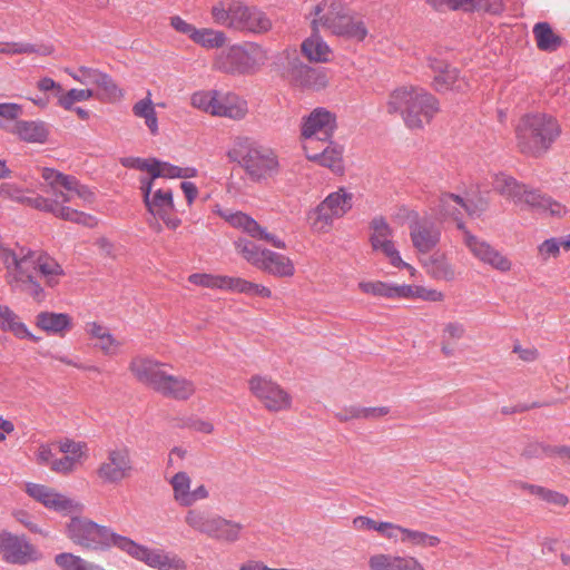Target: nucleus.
I'll use <instances>...</instances> for the list:
<instances>
[{
  "mask_svg": "<svg viewBox=\"0 0 570 570\" xmlns=\"http://www.w3.org/2000/svg\"><path fill=\"white\" fill-rule=\"evenodd\" d=\"M41 177L43 179L41 190L47 196H26L22 189L9 183L0 185V196L3 199L14 200L35 209L50 213L63 220L87 227H95L97 225L96 217L68 205L73 203L80 207L91 204L95 199V194L88 187L80 184L76 177L65 175L52 168H43Z\"/></svg>",
  "mask_w": 570,
  "mask_h": 570,
  "instance_id": "1",
  "label": "nucleus"
},
{
  "mask_svg": "<svg viewBox=\"0 0 570 570\" xmlns=\"http://www.w3.org/2000/svg\"><path fill=\"white\" fill-rule=\"evenodd\" d=\"M0 262L6 268V282L11 291L30 296L36 302L46 297L41 282L56 287L65 275L62 266L43 252L20 247L18 250L0 242Z\"/></svg>",
  "mask_w": 570,
  "mask_h": 570,
  "instance_id": "2",
  "label": "nucleus"
},
{
  "mask_svg": "<svg viewBox=\"0 0 570 570\" xmlns=\"http://www.w3.org/2000/svg\"><path fill=\"white\" fill-rule=\"evenodd\" d=\"M386 110L399 115L409 129L421 130L439 112V101L422 87L403 85L390 92Z\"/></svg>",
  "mask_w": 570,
  "mask_h": 570,
  "instance_id": "3",
  "label": "nucleus"
},
{
  "mask_svg": "<svg viewBox=\"0 0 570 570\" xmlns=\"http://www.w3.org/2000/svg\"><path fill=\"white\" fill-rule=\"evenodd\" d=\"M560 134L561 127L553 116L531 112L519 119L515 126V144L521 154L538 158L551 148Z\"/></svg>",
  "mask_w": 570,
  "mask_h": 570,
  "instance_id": "4",
  "label": "nucleus"
},
{
  "mask_svg": "<svg viewBox=\"0 0 570 570\" xmlns=\"http://www.w3.org/2000/svg\"><path fill=\"white\" fill-rule=\"evenodd\" d=\"M313 30L323 28L332 35L362 41L367 29L361 18L353 14L341 0H322L309 13Z\"/></svg>",
  "mask_w": 570,
  "mask_h": 570,
  "instance_id": "5",
  "label": "nucleus"
},
{
  "mask_svg": "<svg viewBox=\"0 0 570 570\" xmlns=\"http://www.w3.org/2000/svg\"><path fill=\"white\" fill-rule=\"evenodd\" d=\"M492 187L498 194L513 202L515 205L527 206L541 214L562 217L568 212L567 207L561 203L518 181L507 173L494 174L492 177Z\"/></svg>",
  "mask_w": 570,
  "mask_h": 570,
  "instance_id": "6",
  "label": "nucleus"
},
{
  "mask_svg": "<svg viewBox=\"0 0 570 570\" xmlns=\"http://www.w3.org/2000/svg\"><path fill=\"white\" fill-rule=\"evenodd\" d=\"M33 455L37 464L55 473L69 475L88 459L89 449L85 442L65 438L39 444Z\"/></svg>",
  "mask_w": 570,
  "mask_h": 570,
  "instance_id": "7",
  "label": "nucleus"
},
{
  "mask_svg": "<svg viewBox=\"0 0 570 570\" xmlns=\"http://www.w3.org/2000/svg\"><path fill=\"white\" fill-rule=\"evenodd\" d=\"M227 156L237 161L254 181L267 180L279 171V163L275 153L255 145L247 138H236Z\"/></svg>",
  "mask_w": 570,
  "mask_h": 570,
  "instance_id": "8",
  "label": "nucleus"
},
{
  "mask_svg": "<svg viewBox=\"0 0 570 570\" xmlns=\"http://www.w3.org/2000/svg\"><path fill=\"white\" fill-rule=\"evenodd\" d=\"M268 59V51L263 46L245 41L219 51L213 60V67L230 75H253L259 71Z\"/></svg>",
  "mask_w": 570,
  "mask_h": 570,
  "instance_id": "9",
  "label": "nucleus"
},
{
  "mask_svg": "<svg viewBox=\"0 0 570 570\" xmlns=\"http://www.w3.org/2000/svg\"><path fill=\"white\" fill-rule=\"evenodd\" d=\"M66 532L75 544L89 551H104L111 547L121 550L122 540L127 539L109 527L100 525L86 518H72L67 524Z\"/></svg>",
  "mask_w": 570,
  "mask_h": 570,
  "instance_id": "10",
  "label": "nucleus"
},
{
  "mask_svg": "<svg viewBox=\"0 0 570 570\" xmlns=\"http://www.w3.org/2000/svg\"><path fill=\"white\" fill-rule=\"evenodd\" d=\"M236 252L257 269L275 277L289 278L295 275V264L286 255L264 248L247 238L234 242Z\"/></svg>",
  "mask_w": 570,
  "mask_h": 570,
  "instance_id": "11",
  "label": "nucleus"
},
{
  "mask_svg": "<svg viewBox=\"0 0 570 570\" xmlns=\"http://www.w3.org/2000/svg\"><path fill=\"white\" fill-rule=\"evenodd\" d=\"M353 203L354 194L346 187H338L307 213L309 228L317 234L330 233L334 222L344 217L352 209Z\"/></svg>",
  "mask_w": 570,
  "mask_h": 570,
  "instance_id": "12",
  "label": "nucleus"
},
{
  "mask_svg": "<svg viewBox=\"0 0 570 570\" xmlns=\"http://www.w3.org/2000/svg\"><path fill=\"white\" fill-rule=\"evenodd\" d=\"M135 471L131 450L126 445H117L106 451L95 470V476L102 485H118L130 479Z\"/></svg>",
  "mask_w": 570,
  "mask_h": 570,
  "instance_id": "13",
  "label": "nucleus"
},
{
  "mask_svg": "<svg viewBox=\"0 0 570 570\" xmlns=\"http://www.w3.org/2000/svg\"><path fill=\"white\" fill-rule=\"evenodd\" d=\"M140 190L147 210L156 218L164 222L167 228L176 229L181 219L175 215L173 191L168 187H157L153 179L140 178Z\"/></svg>",
  "mask_w": 570,
  "mask_h": 570,
  "instance_id": "14",
  "label": "nucleus"
},
{
  "mask_svg": "<svg viewBox=\"0 0 570 570\" xmlns=\"http://www.w3.org/2000/svg\"><path fill=\"white\" fill-rule=\"evenodd\" d=\"M250 394L271 412H287L293 406V396L279 383L265 375H254L248 380Z\"/></svg>",
  "mask_w": 570,
  "mask_h": 570,
  "instance_id": "15",
  "label": "nucleus"
},
{
  "mask_svg": "<svg viewBox=\"0 0 570 570\" xmlns=\"http://www.w3.org/2000/svg\"><path fill=\"white\" fill-rule=\"evenodd\" d=\"M121 551L156 570H188L186 561L178 554L139 544L130 538L122 540Z\"/></svg>",
  "mask_w": 570,
  "mask_h": 570,
  "instance_id": "16",
  "label": "nucleus"
},
{
  "mask_svg": "<svg viewBox=\"0 0 570 570\" xmlns=\"http://www.w3.org/2000/svg\"><path fill=\"white\" fill-rule=\"evenodd\" d=\"M456 226L462 232L463 244L475 259L501 273H508L512 269V262L508 256L490 243L473 235L463 223H459Z\"/></svg>",
  "mask_w": 570,
  "mask_h": 570,
  "instance_id": "17",
  "label": "nucleus"
},
{
  "mask_svg": "<svg viewBox=\"0 0 570 570\" xmlns=\"http://www.w3.org/2000/svg\"><path fill=\"white\" fill-rule=\"evenodd\" d=\"M214 213L222 217L232 227L242 230L254 239L264 240L278 249L286 248V243L282 238L273 233H269L265 227H263L258 222H256L246 213L238 210L234 212L232 209L222 208L219 206L215 207Z\"/></svg>",
  "mask_w": 570,
  "mask_h": 570,
  "instance_id": "18",
  "label": "nucleus"
},
{
  "mask_svg": "<svg viewBox=\"0 0 570 570\" xmlns=\"http://www.w3.org/2000/svg\"><path fill=\"white\" fill-rule=\"evenodd\" d=\"M336 129V116L330 110L318 107L302 119L301 136L303 145L314 146L315 142H327Z\"/></svg>",
  "mask_w": 570,
  "mask_h": 570,
  "instance_id": "19",
  "label": "nucleus"
},
{
  "mask_svg": "<svg viewBox=\"0 0 570 570\" xmlns=\"http://www.w3.org/2000/svg\"><path fill=\"white\" fill-rule=\"evenodd\" d=\"M0 557L10 564L24 566L41 558L38 549L24 535L0 531Z\"/></svg>",
  "mask_w": 570,
  "mask_h": 570,
  "instance_id": "20",
  "label": "nucleus"
},
{
  "mask_svg": "<svg viewBox=\"0 0 570 570\" xmlns=\"http://www.w3.org/2000/svg\"><path fill=\"white\" fill-rule=\"evenodd\" d=\"M24 491L30 498L42 504L48 510L62 514H70L81 510V504L79 502L48 485L27 482Z\"/></svg>",
  "mask_w": 570,
  "mask_h": 570,
  "instance_id": "21",
  "label": "nucleus"
},
{
  "mask_svg": "<svg viewBox=\"0 0 570 570\" xmlns=\"http://www.w3.org/2000/svg\"><path fill=\"white\" fill-rule=\"evenodd\" d=\"M169 366L150 355L138 354L131 357L128 370L137 382L156 391Z\"/></svg>",
  "mask_w": 570,
  "mask_h": 570,
  "instance_id": "22",
  "label": "nucleus"
},
{
  "mask_svg": "<svg viewBox=\"0 0 570 570\" xmlns=\"http://www.w3.org/2000/svg\"><path fill=\"white\" fill-rule=\"evenodd\" d=\"M168 483L171 488L173 500L184 508H190L198 501L209 498V491L204 484L191 489V478L185 471H178L170 476Z\"/></svg>",
  "mask_w": 570,
  "mask_h": 570,
  "instance_id": "23",
  "label": "nucleus"
},
{
  "mask_svg": "<svg viewBox=\"0 0 570 570\" xmlns=\"http://www.w3.org/2000/svg\"><path fill=\"white\" fill-rule=\"evenodd\" d=\"M410 238L419 254H428L441 240V228L431 218L422 217L410 225Z\"/></svg>",
  "mask_w": 570,
  "mask_h": 570,
  "instance_id": "24",
  "label": "nucleus"
},
{
  "mask_svg": "<svg viewBox=\"0 0 570 570\" xmlns=\"http://www.w3.org/2000/svg\"><path fill=\"white\" fill-rule=\"evenodd\" d=\"M368 570H425L424 564L414 556L376 552L368 557Z\"/></svg>",
  "mask_w": 570,
  "mask_h": 570,
  "instance_id": "25",
  "label": "nucleus"
},
{
  "mask_svg": "<svg viewBox=\"0 0 570 570\" xmlns=\"http://www.w3.org/2000/svg\"><path fill=\"white\" fill-rule=\"evenodd\" d=\"M234 30L255 35L266 33L272 29L271 19L256 7H249L242 2Z\"/></svg>",
  "mask_w": 570,
  "mask_h": 570,
  "instance_id": "26",
  "label": "nucleus"
},
{
  "mask_svg": "<svg viewBox=\"0 0 570 570\" xmlns=\"http://www.w3.org/2000/svg\"><path fill=\"white\" fill-rule=\"evenodd\" d=\"M327 146L321 151H316L314 146L303 145V149L307 159L328 168L334 174L342 175L344 173V149L342 146L327 141Z\"/></svg>",
  "mask_w": 570,
  "mask_h": 570,
  "instance_id": "27",
  "label": "nucleus"
},
{
  "mask_svg": "<svg viewBox=\"0 0 570 570\" xmlns=\"http://www.w3.org/2000/svg\"><path fill=\"white\" fill-rule=\"evenodd\" d=\"M85 332L94 346L107 356L117 355L122 347V343L114 336L109 327L100 322H87Z\"/></svg>",
  "mask_w": 570,
  "mask_h": 570,
  "instance_id": "28",
  "label": "nucleus"
},
{
  "mask_svg": "<svg viewBox=\"0 0 570 570\" xmlns=\"http://www.w3.org/2000/svg\"><path fill=\"white\" fill-rule=\"evenodd\" d=\"M155 392L165 397L187 401L196 393V384L185 376H176L166 372Z\"/></svg>",
  "mask_w": 570,
  "mask_h": 570,
  "instance_id": "29",
  "label": "nucleus"
},
{
  "mask_svg": "<svg viewBox=\"0 0 570 570\" xmlns=\"http://www.w3.org/2000/svg\"><path fill=\"white\" fill-rule=\"evenodd\" d=\"M430 68L434 71L433 85L438 91L464 90L468 83L459 78L458 70L450 68L448 63L438 59H430Z\"/></svg>",
  "mask_w": 570,
  "mask_h": 570,
  "instance_id": "30",
  "label": "nucleus"
},
{
  "mask_svg": "<svg viewBox=\"0 0 570 570\" xmlns=\"http://www.w3.org/2000/svg\"><path fill=\"white\" fill-rule=\"evenodd\" d=\"M391 542L403 543L411 548L426 549L438 547L441 543V539L436 535L395 523Z\"/></svg>",
  "mask_w": 570,
  "mask_h": 570,
  "instance_id": "31",
  "label": "nucleus"
},
{
  "mask_svg": "<svg viewBox=\"0 0 570 570\" xmlns=\"http://www.w3.org/2000/svg\"><path fill=\"white\" fill-rule=\"evenodd\" d=\"M421 264L428 275L435 281L453 282L458 276L455 266L443 252L432 253L429 257L422 259Z\"/></svg>",
  "mask_w": 570,
  "mask_h": 570,
  "instance_id": "32",
  "label": "nucleus"
},
{
  "mask_svg": "<svg viewBox=\"0 0 570 570\" xmlns=\"http://www.w3.org/2000/svg\"><path fill=\"white\" fill-rule=\"evenodd\" d=\"M35 324L47 334L59 337H65L73 327V321L69 314L48 311L38 313Z\"/></svg>",
  "mask_w": 570,
  "mask_h": 570,
  "instance_id": "33",
  "label": "nucleus"
},
{
  "mask_svg": "<svg viewBox=\"0 0 570 570\" xmlns=\"http://www.w3.org/2000/svg\"><path fill=\"white\" fill-rule=\"evenodd\" d=\"M247 112L248 104L244 98L234 92L219 91L214 116L240 120L246 117Z\"/></svg>",
  "mask_w": 570,
  "mask_h": 570,
  "instance_id": "34",
  "label": "nucleus"
},
{
  "mask_svg": "<svg viewBox=\"0 0 570 570\" xmlns=\"http://www.w3.org/2000/svg\"><path fill=\"white\" fill-rule=\"evenodd\" d=\"M444 298V293L435 288L413 284H393V299H421L430 303H441Z\"/></svg>",
  "mask_w": 570,
  "mask_h": 570,
  "instance_id": "35",
  "label": "nucleus"
},
{
  "mask_svg": "<svg viewBox=\"0 0 570 570\" xmlns=\"http://www.w3.org/2000/svg\"><path fill=\"white\" fill-rule=\"evenodd\" d=\"M8 131L29 144H43L49 136V129L41 120H17Z\"/></svg>",
  "mask_w": 570,
  "mask_h": 570,
  "instance_id": "36",
  "label": "nucleus"
},
{
  "mask_svg": "<svg viewBox=\"0 0 570 570\" xmlns=\"http://www.w3.org/2000/svg\"><path fill=\"white\" fill-rule=\"evenodd\" d=\"M131 111L136 118L144 120L145 126L151 136H157L159 134L158 116L150 91H147V95L144 98L137 100L132 105Z\"/></svg>",
  "mask_w": 570,
  "mask_h": 570,
  "instance_id": "37",
  "label": "nucleus"
},
{
  "mask_svg": "<svg viewBox=\"0 0 570 570\" xmlns=\"http://www.w3.org/2000/svg\"><path fill=\"white\" fill-rule=\"evenodd\" d=\"M240 6L242 1L238 0H220L216 2L210 9L213 21L218 26L234 30Z\"/></svg>",
  "mask_w": 570,
  "mask_h": 570,
  "instance_id": "38",
  "label": "nucleus"
},
{
  "mask_svg": "<svg viewBox=\"0 0 570 570\" xmlns=\"http://www.w3.org/2000/svg\"><path fill=\"white\" fill-rule=\"evenodd\" d=\"M0 328L12 333L18 338H27L31 342H38L39 337L35 336L20 321V317L8 306L0 305Z\"/></svg>",
  "mask_w": 570,
  "mask_h": 570,
  "instance_id": "39",
  "label": "nucleus"
},
{
  "mask_svg": "<svg viewBox=\"0 0 570 570\" xmlns=\"http://www.w3.org/2000/svg\"><path fill=\"white\" fill-rule=\"evenodd\" d=\"M216 518L217 514L206 509L190 507L184 515V522L193 532L208 537Z\"/></svg>",
  "mask_w": 570,
  "mask_h": 570,
  "instance_id": "40",
  "label": "nucleus"
},
{
  "mask_svg": "<svg viewBox=\"0 0 570 570\" xmlns=\"http://www.w3.org/2000/svg\"><path fill=\"white\" fill-rule=\"evenodd\" d=\"M243 525L217 515L208 538L225 543H234L240 539Z\"/></svg>",
  "mask_w": 570,
  "mask_h": 570,
  "instance_id": "41",
  "label": "nucleus"
},
{
  "mask_svg": "<svg viewBox=\"0 0 570 570\" xmlns=\"http://www.w3.org/2000/svg\"><path fill=\"white\" fill-rule=\"evenodd\" d=\"M302 52L309 61L326 62L330 60L332 50L328 45L318 35V30L303 41Z\"/></svg>",
  "mask_w": 570,
  "mask_h": 570,
  "instance_id": "42",
  "label": "nucleus"
},
{
  "mask_svg": "<svg viewBox=\"0 0 570 570\" xmlns=\"http://www.w3.org/2000/svg\"><path fill=\"white\" fill-rule=\"evenodd\" d=\"M198 174L194 167H178L169 163L159 161L155 158L151 176L147 179H153L156 184L157 178H194Z\"/></svg>",
  "mask_w": 570,
  "mask_h": 570,
  "instance_id": "43",
  "label": "nucleus"
},
{
  "mask_svg": "<svg viewBox=\"0 0 570 570\" xmlns=\"http://www.w3.org/2000/svg\"><path fill=\"white\" fill-rule=\"evenodd\" d=\"M352 525L353 529L356 531H374L389 541L392 540L393 531L395 528V523L376 521L365 515H358L354 518L352 521Z\"/></svg>",
  "mask_w": 570,
  "mask_h": 570,
  "instance_id": "44",
  "label": "nucleus"
},
{
  "mask_svg": "<svg viewBox=\"0 0 570 570\" xmlns=\"http://www.w3.org/2000/svg\"><path fill=\"white\" fill-rule=\"evenodd\" d=\"M188 282L193 285L205 288H218L232 292L234 277L207 273H194L188 276Z\"/></svg>",
  "mask_w": 570,
  "mask_h": 570,
  "instance_id": "45",
  "label": "nucleus"
},
{
  "mask_svg": "<svg viewBox=\"0 0 570 570\" xmlns=\"http://www.w3.org/2000/svg\"><path fill=\"white\" fill-rule=\"evenodd\" d=\"M96 86L98 90L95 91V97L104 102H114L124 97V91L106 72H100Z\"/></svg>",
  "mask_w": 570,
  "mask_h": 570,
  "instance_id": "46",
  "label": "nucleus"
},
{
  "mask_svg": "<svg viewBox=\"0 0 570 570\" xmlns=\"http://www.w3.org/2000/svg\"><path fill=\"white\" fill-rule=\"evenodd\" d=\"M191 40L207 50L219 49L225 46L227 36L224 31L213 28H197Z\"/></svg>",
  "mask_w": 570,
  "mask_h": 570,
  "instance_id": "47",
  "label": "nucleus"
},
{
  "mask_svg": "<svg viewBox=\"0 0 570 570\" xmlns=\"http://www.w3.org/2000/svg\"><path fill=\"white\" fill-rule=\"evenodd\" d=\"M370 244L372 248L394 238V229L383 217H375L371 222Z\"/></svg>",
  "mask_w": 570,
  "mask_h": 570,
  "instance_id": "48",
  "label": "nucleus"
},
{
  "mask_svg": "<svg viewBox=\"0 0 570 570\" xmlns=\"http://www.w3.org/2000/svg\"><path fill=\"white\" fill-rule=\"evenodd\" d=\"M533 33L537 40V46L541 50H554L560 45V39L546 22L537 23L533 28Z\"/></svg>",
  "mask_w": 570,
  "mask_h": 570,
  "instance_id": "49",
  "label": "nucleus"
},
{
  "mask_svg": "<svg viewBox=\"0 0 570 570\" xmlns=\"http://www.w3.org/2000/svg\"><path fill=\"white\" fill-rule=\"evenodd\" d=\"M465 205V200L454 194H444L440 198V210L444 217H451L459 223L462 207Z\"/></svg>",
  "mask_w": 570,
  "mask_h": 570,
  "instance_id": "50",
  "label": "nucleus"
},
{
  "mask_svg": "<svg viewBox=\"0 0 570 570\" xmlns=\"http://www.w3.org/2000/svg\"><path fill=\"white\" fill-rule=\"evenodd\" d=\"M219 95L218 90H200L196 91L190 97V105L194 108H197L204 112L210 114L214 116V111L216 110L217 97Z\"/></svg>",
  "mask_w": 570,
  "mask_h": 570,
  "instance_id": "51",
  "label": "nucleus"
},
{
  "mask_svg": "<svg viewBox=\"0 0 570 570\" xmlns=\"http://www.w3.org/2000/svg\"><path fill=\"white\" fill-rule=\"evenodd\" d=\"M393 284L383 281H362L358 283V289L374 297L393 299Z\"/></svg>",
  "mask_w": 570,
  "mask_h": 570,
  "instance_id": "52",
  "label": "nucleus"
},
{
  "mask_svg": "<svg viewBox=\"0 0 570 570\" xmlns=\"http://www.w3.org/2000/svg\"><path fill=\"white\" fill-rule=\"evenodd\" d=\"M232 292L264 298L272 297V291L268 287L240 277H234Z\"/></svg>",
  "mask_w": 570,
  "mask_h": 570,
  "instance_id": "53",
  "label": "nucleus"
},
{
  "mask_svg": "<svg viewBox=\"0 0 570 570\" xmlns=\"http://www.w3.org/2000/svg\"><path fill=\"white\" fill-rule=\"evenodd\" d=\"M95 97L92 89H70L58 95V105L65 110L73 109L76 102L87 101Z\"/></svg>",
  "mask_w": 570,
  "mask_h": 570,
  "instance_id": "54",
  "label": "nucleus"
},
{
  "mask_svg": "<svg viewBox=\"0 0 570 570\" xmlns=\"http://www.w3.org/2000/svg\"><path fill=\"white\" fill-rule=\"evenodd\" d=\"M65 72L81 85H96L101 70L81 66L77 70L65 68Z\"/></svg>",
  "mask_w": 570,
  "mask_h": 570,
  "instance_id": "55",
  "label": "nucleus"
},
{
  "mask_svg": "<svg viewBox=\"0 0 570 570\" xmlns=\"http://www.w3.org/2000/svg\"><path fill=\"white\" fill-rule=\"evenodd\" d=\"M561 252V243L558 238H549L538 246V256L542 262H548L551 258H558Z\"/></svg>",
  "mask_w": 570,
  "mask_h": 570,
  "instance_id": "56",
  "label": "nucleus"
},
{
  "mask_svg": "<svg viewBox=\"0 0 570 570\" xmlns=\"http://www.w3.org/2000/svg\"><path fill=\"white\" fill-rule=\"evenodd\" d=\"M466 334L465 325L459 321H451L444 324L442 330V340L444 342H458L464 338Z\"/></svg>",
  "mask_w": 570,
  "mask_h": 570,
  "instance_id": "57",
  "label": "nucleus"
},
{
  "mask_svg": "<svg viewBox=\"0 0 570 570\" xmlns=\"http://www.w3.org/2000/svg\"><path fill=\"white\" fill-rule=\"evenodd\" d=\"M374 253H377L382 256H384L391 266H394L395 264H400L401 253L397 249L396 243L394 242V238L390 242L380 244L377 247L372 248Z\"/></svg>",
  "mask_w": 570,
  "mask_h": 570,
  "instance_id": "58",
  "label": "nucleus"
},
{
  "mask_svg": "<svg viewBox=\"0 0 570 570\" xmlns=\"http://www.w3.org/2000/svg\"><path fill=\"white\" fill-rule=\"evenodd\" d=\"M38 52L36 46L27 42H0V53L23 55Z\"/></svg>",
  "mask_w": 570,
  "mask_h": 570,
  "instance_id": "59",
  "label": "nucleus"
},
{
  "mask_svg": "<svg viewBox=\"0 0 570 570\" xmlns=\"http://www.w3.org/2000/svg\"><path fill=\"white\" fill-rule=\"evenodd\" d=\"M155 158L125 157L120 159V164L127 168H135L146 171L151 176Z\"/></svg>",
  "mask_w": 570,
  "mask_h": 570,
  "instance_id": "60",
  "label": "nucleus"
},
{
  "mask_svg": "<svg viewBox=\"0 0 570 570\" xmlns=\"http://www.w3.org/2000/svg\"><path fill=\"white\" fill-rule=\"evenodd\" d=\"M305 83L318 90L327 86L328 79L323 70L308 68L305 71Z\"/></svg>",
  "mask_w": 570,
  "mask_h": 570,
  "instance_id": "61",
  "label": "nucleus"
},
{
  "mask_svg": "<svg viewBox=\"0 0 570 570\" xmlns=\"http://www.w3.org/2000/svg\"><path fill=\"white\" fill-rule=\"evenodd\" d=\"M12 517L17 522L22 524L24 528H27L29 531L33 533H40L43 535H48L47 532H43L38 524L35 522L33 517L26 510L22 509H16L12 511Z\"/></svg>",
  "mask_w": 570,
  "mask_h": 570,
  "instance_id": "62",
  "label": "nucleus"
},
{
  "mask_svg": "<svg viewBox=\"0 0 570 570\" xmlns=\"http://www.w3.org/2000/svg\"><path fill=\"white\" fill-rule=\"evenodd\" d=\"M539 499L549 505L558 508H564L569 503V498L564 493L544 487Z\"/></svg>",
  "mask_w": 570,
  "mask_h": 570,
  "instance_id": "63",
  "label": "nucleus"
},
{
  "mask_svg": "<svg viewBox=\"0 0 570 570\" xmlns=\"http://www.w3.org/2000/svg\"><path fill=\"white\" fill-rule=\"evenodd\" d=\"M335 417L340 422H348L353 420H363L362 406L360 405H350L340 409L335 413Z\"/></svg>",
  "mask_w": 570,
  "mask_h": 570,
  "instance_id": "64",
  "label": "nucleus"
}]
</instances>
